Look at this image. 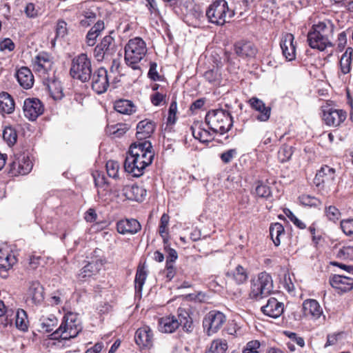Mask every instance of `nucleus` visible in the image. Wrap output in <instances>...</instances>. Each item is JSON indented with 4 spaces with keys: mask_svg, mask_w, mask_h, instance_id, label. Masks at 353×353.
<instances>
[{
    "mask_svg": "<svg viewBox=\"0 0 353 353\" xmlns=\"http://www.w3.org/2000/svg\"><path fill=\"white\" fill-rule=\"evenodd\" d=\"M8 173L12 176L19 174H28L32 169V162L29 157L25 154H20L15 157L14 160L10 163Z\"/></svg>",
    "mask_w": 353,
    "mask_h": 353,
    "instance_id": "nucleus-11",
    "label": "nucleus"
},
{
    "mask_svg": "<svg viewBox=\"0 0 353 353\" xmlns=\"http://www.w3.org/2000/svg\"><path fill=\"white\" fill-rule=\"evenodd\" d=\"M334 29V26L332 21L325 20L313 25L310 30L315 32L316 33H321V34L330 39L332 37Z\"/></svg>",
    "mask_w": 353,
    "mask_h": 353,
    "instance_id": "nucleus-32",
    "label": "nucleus"
},
{
    "mask_svg": "<svg viewBox=\"0 0 353 353\" xmlns=\"http://www.w3.org/2000/svg\"><path fill=\"white\" fill-rule=\"evenodd\" d=\"M237 154L236 149H230L220 154V158L224 163H229Z\"/></svg>",
    "mask_w": 353,
    "mask_h": 353,
    "instance_id": "nucleus-59",
    "label": "nucleus"
},
{
    "mask_svg": "<svg viewBox=\"0 0 353 353\" xmlns=\"http://www.w3.org/2000/svg\"><path fill=\"white\" fill-rule=\"evenodd\" d=\"M155 123L148 119L141 121L137 125L136 137L139 141H144L154 132Z\"/></svg>",
    "mask_w": 353,
    "mask_h": 353,
    "instance_id": "nucleus-27",
    "label": "nucleus"
},
{
    "mask_svg": "<svg viewBox=\"0 0 353 353\" xmlns=\"http://www.w3.org/2000/svg\"><path fill=\"white\" fill-rule=\"evenodd\" d=\"M148 77L152 81H162L163 77L157 72V64L155 62H150V69L148 73Z\"/></svg>",
    "mask_w": 353,
    "mask_h": 353,
    "instance_id": "nucleus-56",
    "label": "nucleus"
},
{
    "mask_svg": "<svg viewBox=\"0 0 353 353\" xmlns=\"http://www.w3.org/2000/svg\"><path fill=\"white\" fill-rule=\"evenodd\" d=\"M119 170V165L118 162L114 161H108L106 163V170L110 177L116 179L118 176Z\"/></svg>",
    "mask_w": 353,
    "mask_h": 353,
    "instance_id": "nucleus-49",
    "label": "nucleus"
},
{
    "mask_svg": "<svg viewBox=\"0 0 353 353\" xmlns=\"http://www.w3.org/2000/svg\"><path fill=\"white\" fill-rule=\"evenodd\" d=\"M225 276L238 285L244 283L248 279L247 270L241 265H238L234 270L226 272Z\"/></svg>",
    "mask_w": 353,
    "mask_h": 353,
    "instance_id": "nucleus-31",
    "label": "nucleus"
},
{
    "mask_svg": "<svg viewBox=\"0 0 353 353\" xmlns=\"http://www.w3.org/2000/svg\"><path fill=\"white\" fill-rule=\"evenodd\" d=\"M84 18L81 19L80 24L83 27H88L94 23L97 18L96 12L91 10H87L83 11Z\"/></svg>",
    "mask_w": 353,
    "mask_h": 353,
    "instance_id": "nucleus-47",
    "label": "nucleus"
},
{
    "mask_svg": "<svg viewBox=\"0 0 353 353\" xmlns=\"http://www.w3.org/2000/svg\"><path fill=\"white\" fill-rule=\"evenodd\" d=\"M128 125L125 123H117L108 127L109 133L115 135L117 137H121L128 130Z\"/></svg>",
    "mask_w": 353,
    "mask_h": 353,
    "instance_id": "nucleus-45",
    "label": "nucleus"
},
{
    "mask_svg": "<svg viewBox=\"0 0 353 353\" xmlns=\"http://www.w3.org/2000/svg\"><path fill=\"white\" fill-rule=\"evenodd\" d=\"M3 138L8 145H13L17 140V131L11 126H6L3 131Z\"/></svg>",
    "mask_w": 353,
    "mask_h": 353,
    "instance_id": "nucleus-43",
    "label": "nucleus"
},
{
    "mask_svg": "<svg viewBox=\"0 0 353 353\" xmlns=\"http://www.w3.org/2000/svg\"><path fill=\"white\" fill-rule=\"evenodd\" d=\"M92 71L91 59L86 54L81 53L72 59L70 74L74 79L88 82Z\"/></svg>",
    "mask_w": 353,
    "mask_h": 353,
    "instance_id": "nucleus-6",
    "label": "nucleus"
},
{
    "mask_svg": "<svg viewBox=\"0 0 353 353\" xmlns=\"http://www.w3.org/2000/svg\"><path fill=\"white\" fill-rule=\"evenodd\" d=\"M283 212L297 228L300 229H305L306 228L305 224L302 221L299 220L290 210L285 209Z\"/></svg>",
    "mask_w": 353,
    "mask_h": 353,
    "instance_id": "nucleus-54",
    "label": "nucleus"
},
{
    "mask_svg": "<svg viewBox=\"0 0 353 353\" xmlns=\"http://www.w3.org/2000/svg\"><path fill=\"white\" fill-rule=\"evenodd\" d=\"M121 192L127 199L138 202L142 201L146 196V190L136 183L123 185Z\"/></svg>",
    "mask_w": 353,
    "mask_h": 353,
    "instance_id": "nucleus-18",
    "label": "nucleus"
},
{
    "mask_svg": "<svg viewBox=\"0 0 353 353\" xmlns=\"http://www.w3.org/2000/svg\"><path fill=\"white\" fill-rule=\"evenodd\" d=\"M284 227L280 223H274L270 227V235L274 244L279 246L281 243L280 236L284 234Z\"/></svg>",
    "mask_w": 353,
    "mask_h": 353,
    "instance_id": "nucleus-38",
    "label": "nucleus"
},
{
    "mask_svg": "<svg viewBox=\"0 0 353 353\" xmlns=\"http://www.w3.org/2000/svg\"><path fill=\"white\" fill-rule=\"evenodd\" d=\"M330 284L339 292L345 293L353 289V278L340 274H334L329 279Z\"/></svg>",
    "mask_w": 353,
    "mask_h": 353,
    "instance_id": "nucleus-19",
    "label": "nucleus"
},
{
    "mask_svg": "<svg viewBox=\"0 0 353 353\" xmlns=\"http://www.w3.org/2000/svg\"><path fill=\"white\" fill-rule=\"evenodd\" d=\"M299 199L301 203L305 206L319 207L321 205V201L319 199L308 194H303Z\"/></svg>",
    "mask_w": 353,
    "mask_h": 353,
    "instance_id": "nucleus-46",
    "label": "nucleus"
},
{
    "mask_svg": "<svg viewBox=\"0 0 353 353\" xmlns=\"http://www.w3.org/2000/svg\"><path fill=\"white\" fill-rule=\"evenodd\" d=\"M32 63L35 72L43 77L48 74V72L51 71L53 65L51 56L46 52H41L37 54L32 59Z\"/></svg>",
    "mask_w": 353,
    "mask_h": 353,
    "instance_id": "nucleus-13",
    "label": "nucleus"
},
{
    "mask_svg": "<svg viewBox=\"0 0 353 353\" xmlns=\"http://www.w3.org/2000/svg\"><path fill=\"white\" fill-rule=\"evenodd\" d=\"M335 169L328 165H323L314 179V183L319 189L330 188L335 179Z\"/></svg>",
    "mask_w": 353,
    "mask_h": 353,
    "instance_id": "nucleus-12",
    "label": "nucleus"
},
{
    "mask_svg": "<svg viewBox=\"0 0 353 353\" xmlns=\"http://www.w3.org/2000/svg\"><path fill=\"white\" fill-rule=\"evenodd\" d=\"M136 344L141 349H150L153 346L154 335L149 326L139 327L135 332Z\"/></svg>",
    "mask_w": 353,
    "mask_h": 353,
    "instance_id": "nucleus-15",
    "label": "nucleus"
},
{
    "mask_svg": "<svg viewBox=\"0 0 353 353\" xmlns=\"http://www.w3.org/2000/svg\"><path fill=\"white\" fill-rule=\"evenodd\" d=\"M293 153V147L288 145H283L278 152V159L281 163H285L291 159Z\"/></svg>",
    "mask_w": 353,
    "mask_h": 353,
    "instance_id": "nucleus-44",
    "label": "nucleus"
},
{
    "mask_svg": "<svg viewBox=\"0 0 353 353\" xmlns=\"http://www.w3.org/2000/svg\"><path fill=\"white\" fill-rule=\"evenodd\" d=\"M341 228L346 235H353V219L342 220L341 221Z\"/></svg>",
    "mask_w": 353,
    "mask_h": 353,
    "instance_id": "nucleus-53",
    "label": "nucleus"
},
{
    "mask_svg": "<svg viewBox=\"0 0 353 353\" xmlns=\"http://www.w3.org/2000/svg\"><path fill=\"white\" fill-rule=\"evenodd\" d=\"M294 37L292 34L286 33L282 37L280 43L283 55L288 61H292L296 57V47L294 44Z\"/></svg>",
    "mask_w": 353,
    "mask_h": 353,
    "instance_id": "nucleus-22",
    "label": "nucleus"
},
{
    "mask_svg": "<svg viewBox=\"0 0 353 353\" xmlns=\"http://www.w3.org/2000/svg\"><path fill=\"white\" fill-rule=\"evenodd\" d=\"M114 34V30L110 31L109 34L105 36L99 43V46L105 50L108 57H111L117 51L116 43L112 36Z\"/></svg>",
    "mask_w": 353,
    "mask_h": 353,
    "instance_id": "nucleus-33",
    "label": "nucleus"
},
{
    "mask_svg": "<svg viewBox=\"0 0 353 353\" xmlns=\"http://www.w3.org/2000/svg\"><path fill=\"white\" fill-rule=\"evenodd\" d=\"M14 110V102L7 92L0 94V111L6 114L12 113Z\"/></svg>",
    "mask_w": 353,
    "mask_h": 353,
    "instance_id": "nucleus-36",
    "label": "nucleus"
},
{
    "mask_svg": "<svg viewBox=\"0 0 353 353\" xmlns=\"http://www.w3.org/2000/svg\"><path fill=\"white\" fill-rule=\"evenodd\" d=\"M55 32L56 39L64 37V36L66 35L68 32L67 23L63 20L58 21L56 26Z\"/></svg>",
    "mask_w": 353,
    "mask_h": 353,
    "instance_id": "nucleus-51",
    "label": "nucleus"
},
{
    "mask_svg": "<svg viewBox=\"0 0 353 353\" xmlns=\"http://www.w3.org/2000/svg\"><path fill=\"white\" fill-rule=\"evenodd\" d=\"M205 121L209 129L214 133L224 134L233 125L230 113L223 110L209 111L205 115Z\"/></svg>",
    "mask_w": 353,
    "mask_h": 353,
    "instance_id": "nucleus-5",
    "label": "nucleus"
},
{
    "mask_svg": "<svg viewBox=\"0 0 353 353\" xmlns=\"http://www.w3.org/2000/svg\"><path fill=\"white\" fill-rule=\"evenodd\" d=\"M154 157V152L149 141L135 142L130 147L124 169L133 176H141L145 168L152 163Z\"/></svg>",
    "mask_w": 353,
    "mask_h": 353,
    "instance_id": "nucleus-1",
    "label": "nucleus"
},
{
    "mask_svg": "<svg viewBox=\"0 0 353 353\" xmlns=\"http://www.w3.org/2000/svg\"><path fill=\"white\" fill-rule=\"evenodd\" d=\"M43 106L38 99H27L23 103V113L26 118L34 121L43 112Z\"/></svg>",
    "mask_w": 353,
    "mask_h": 353,
    "instance_id": "nucleus-16",
    "label": "nucleus"
},
{
    "mask_svg": "<svg viewBox=\"0 0 353 353\" xmlns=\"http://www.w3.org/2000/svg\"><path fill=\"white\" fill-rule=\"evenodd\" d=\"M92 89L98 94L105 92L110 85L108 70L100 67L94 71L90 79Z\"/></svg>",
    "mask_w": 353,
    "mask_h": 353,
    "instance_id": "nucleus-10",
    "label": "nucleus"
},
{
    "mask_svg": "<svg viewBox=\"0 0 353 353\" xmlns=\"http://www.w3.org/2000/svg\"><path fill=\"white\" fill-rule=\"evenodd\" d=\"M146 277L147 273L144 270V268L139 267L137 268L134 279V288L136 292H141Z\"/></svg>",
    "mask_w": 353,
    "mask_h": 353,
    "instance_id": "nucleus-42",
    "label": "nucleus"
},
{
    "mask_svg": "<svg viewBox=\"0 0 353 353\" xmlns=\"http://www.w3.org/2000/svg\"><path fill=\"white\" fill-rule=\"evenodd\" d=\"M303 312L305 317L318 319L323 314V310L319 302L314 299H307L303 303Z\"/></svg>",
    "mask_w": 353,
    "mask_h": 353,
    "instance_id": "nucleus-25",
    "label": "nucleus"
},
{
    "mask_svg": "<svg viewBox=\"0 0 353 353\" xmlns=\"http://www.w3.org/2000/svg\"><path fill=\"white\" fill-rule=\"evenodd\" d=\"M114 108L117 112L124 114H131L135 112V106L133 103L125 99L116 101Z\"/></svg>",
    "mask_w": 353,
    "mask_h": 353,
    "instance_id": "nucleus-37",
    "label": "nucleus"
},
{
    "mask_svg": "<svg viewBox=\"0 0 353 353\" xmlns=\"http://www.w3.org/2000/svg\"><path fill=\"white\" fill-rule=\"evenodd\" d=\"M165 95L160 93L155 92L154 94L151 95L150 99L151 102L154 105H159L165 99Z\"/></svg>",
    "mask_w": 353,
    "mask_h": 353,
    "instance_id": "nucleus-64",
    "label": "nucleus"
},
{
    "mask_svg": "<svg viewBox=\"0 0 353 353\" xmlns=\"http://www.w3.org/2000/svg\"><path fill=\"white\" fill-rule=\"evenodd\" d=\"M146 53V44L141 38L131 39L125 46V61L133 70H140L139 63Z\"/></svg>",
    "mask_w": 353,
    "mask_h": 353,
    "instance_id": "nucleus-4",
    "label": "nucleus"
},
{
    "mask_svg": "<svg viewBox=\"0 0 353 353\" xmlns=\"http://www.w3.org/2000/svg\"><path fill=\"white\" fill-rule=\"evenodd\" d=\"M44 83L46 85L51 97L54 100H60L63 97V88L59 81L54 77H43Z\"/></svg>",
    "mask_w": 353,
    "mask_h": 353,
    "instance_id": "nucleus-26",
    "label": "nucleus"
},
{
    "mask_svg": "<svg viewBox=\"0 0 353 353\" xmlns=\"http://www.w3.org/2000/svg\"><path fill=\"white\" fill-rule=\"evenodd\" d=\"M248 103L252 109L259 112L256 116L258 121H267L270 119L271 108L266 106L262 100L256 97H252L248 101Z\"/></svg>",
    "mask_w": 353,
    "mask_h": 353,
    "instance_id": "nucleus-24",
    "label": "nucleus"
},
{
    "mask_svg": "<svg viewBox=\"0 0 353 353\" xmlns=\"http://www.w3.org/2000/svg\"><path fill=\"white\" fill-rule=\"evenodd\" d=\"M323 120L327 125L336 127L346 119L347 114L343 110H336L328 105L323 108Z\"/></svg>",
    "mask_w": 353,
    "mask_h": 353,
    "instance_id": "nucleus-14",
    "label": "nucleus"
},
{
    "mask_svg": "<svg viewBox=\"0 0 353 353\" xmlns=\"http://www.w3.org/2000/svg\"><path fill=\"white\" fill-rule=\"evenodd\" d=\"M15 45L10 38H6L0 40V51L8 50L11 52L14 50Z\"/></svg>",
    "mask_w": 353,
    "mask_h": 353,
    "instance_id": "nucleus-60",
    "label": "nucleus"
},
{
    "mask_svg": "<svg viewBox=\"0 0 353 353\" xmlns=\"http://www.w3.org/2000/svg\"><path fill=\"white\" fill-rule=\"evenodd\" d=\"M228 349V343L223 339L214 340L205 353H225Z\"/></svg>",
    "mask_w": 353,
    "mask_h": 353,
    "instance_id": "nucleus-39",
    "label": "nucleus"
},
{
    "mask_svg": "<svg viewBox=\"0 0 353 353\" xmlns=\"http://www.w3.org/2000/svg\"><path fill=\"white\" fill-rule=\"evenodd\" d=\"M234 15V10L228 8L225 0H216L206 10L205 17L210 23L222 26Z\"/></svg>",
    "mask_w": 353,
    "mask_h": 353,
    "instance_id": "nucleus-7",
    "label": "nucleus"
},
{
    "mask_svg": "<svg viewBox=\"0 0 353 353\" xmlns=\"http://www.w3.org/2000/svg\"><path fill=\"white\" fill-rule=\"evenodd\" d=\"M100 264L97 262H89L78 274V279L81 281H85L88 278L96 274L99 270Z\"/></svg>",
    "mask_w": 353,
    "mask_h": 353,
    "instance_id": "nucleus-35",
    "label": "nucleus"
},
{
    "mask_svg": "<svg viewBox=\"0 0 353 353\" xmlns=\"http://www.w3.org/2000/svg\"><path fill=\"white\" fill-rule=\"evenodd\" d=\"M325 214L327 218L333 222L338 221L340 219L341 214L339 210L334 205L325 207Z\"/></svg>",
    "mask_w": 353,
    "mask_h": 353,
    "instance_id": "nucleus-48",
    "label": "nucleus"
},
{
    "mask_svg": "<svg viewBox=\"0 0 353 353\" xmlns=\"http://www.w3.org/2000/svg\"><path fill=\"white\" fill-rule=\"evenodd\" d=\"M94 57L98 61H102L105 59H108V57L105 50L101 48L99 44L95 47L94 50Z\"/></svg>",
    "mask_w": 353,
    "mask_h": 353,
    "instance_id": "nucleus-61",
    "label": "nucleus"
},
{
    "mask_svg": "<svg viewBox=\"0 0 353 353\" xmlns=\"http://www.w3.org/2000/svg\"><path fill=\"white\" fill-rule=\"evenodd\" d=\"M273 290L272 276L265 272L259 273L251 281V290L249 296L252 299L260 300L270 294Z\"/></svg>",
    "mask_w": 353,
    "mask_h": 353,
    "instance_id": "nucleus-8",
    "label": "nucleus"
},
{
    "mask_svg": "<svg viewBox=\"0 0 353 353\" xmlns=\"http://www.w3.org/2000/svg\"><path fill=\"white\" fill-rule=\"evenodd\" d=\"M260 345L256 340L249 341L243 348V353H259Z\"/></svg>",
    "mask_w": 353,
    "mask_h": 353,
    "instance_id": "nucleus-57",
    "label": "nucleus"
},
{
    "mask_svg": "<svg viewBox=\"0 0 353 353\" xmlns=\"http://www.w3.org/2000/svg\"><path fill=\"white\" fill-rule=\"evenodd\" d=\"M352 59L353 48L348 47L342 54L339 61L340 69L342 74H347L350 72Z\"/></svg>",
    "mask_w": 353,
    "mask_h": 353,
    "instance_id": "nucleus-34",
    "label": "nucleus"
},
{
    "mask_svg": "<svg viewBox=\"0 0 353 353\" xmlns=\"http://www.w3.org/2000/svg\"><path fill=\"white\" fill-rule=\"evenodd\" d=\"M17 263L14 255L0 250V275L3 279L8 276V271Z\"/></svg>",
    "mask_w": 353,
    "mask_h": 353,
    "instance_id": "nucleus-28",
    "label": "nucleus"
},
{
    "mask_svg": "<svg viewBox=\"0 0 353 353\" xmlns=\"http://www.w3.org/2000/svg\"><path fill=\"white\" fill-rule=\"evenodd\" d=\"M168 252V256L166 259V263H174L175 261L178 258V254L176 251L171 248H168L167 250H165Z\"/></svg>",
    "mask_w": 353,
    "mask_h": 353,
    "instance_id": "nucleus-63",
    "label": "nucleus"
},
{
    "mask_svg": "<svg viewBox=\"0 0 353 353\" xmlns=\"http://www.w3.org/2000/svg\"><path fill=\"white\" fill-rule=\"evenodd\" d=\"M261 310L265 315L276 319L283 313L284 305L276 299L271 297L267 303L261 307Z\"/></svg>",
    "mask_w": 353,
    "mask_h": 353,
    "instance_id": "nucleus-20",
    "label": "nucleus"
},
{
    "mask_svg": "<svg viewBox=\"0 0 353 353\" xmlns=\"http://www.w3.org/2000/svg\"><path fill=\"white\" fill-rule=\"evenodd\" d=\"M256 195L261 198H268L271 196L270 188L262 183H259L255 188Z\"/></svg>",
    "mask_w": 353,
    "mask_h": 353,
    "instance_id": "nucleus-50",
    "label": "nucleus"
},
{
    "mask_svg": "<svg viewBox=\"0 0 353 353\" xmlns=\"http://www.w3.org/2000/svg\"><path fill=\"white\" fill-rule=\"evenodd\" d=\"M336 257L341 259L353 258V247L347 246L339 249L336 253Z\"/></svg>",
    "mask_w": 353,
    "mask_h": 353,
    "instance_id": "nucleus-52",
    "label": "nucleus"
},
{
    "mask_svg": "<svg viewBox=\"0 0 353 353\" xmlns=\"http://www.w3.org/2000/svg\"><path fill=\"white\" fill-rule=\"evenodd\" d=\"M170 216L168 214L164 213L160 219L159 227V232L160 236L164 235L165 232H168V226L169 224Z\"/></svg>",
    "mask_w": 353,
    "mask_h": 353,
    "instance_id": "nucleus-58",
    "label": "nucleus"
},
{
    "mask_svg": "<svg viewBox=\"0 0 353 353\" xmlns=\"http://www.w3.org/2000/svg\"><path fill=\"white\" fill-rule=\"evenodd\" d=\"M41 327L45 332H50L57 325L58 320L53 314L49 315L48 317L43 316L41 319Z\"/></svg>",
    "mask_w": 353,
    "mask_h": 353,
    "instance_id": "nucleus-41",
    "label": "nucleus"
},
{
    "mask_svg": "<svg viewBox=\"0 0 353 353\" xmlns=\"http://www.w3.org/2000/svg\"><path fill=\"white\" fill-rule=\"evenodd\" d=\"M28 297L34 305L41 304L43 299V289L41 285L38 281H32L30 283L28 291Z\"/></svg>",
    "mask_w": 353,
    "mask_h": 353,
    "instance_id": "nucleus-29",
    "label": "nucleus"
},
{
    "mask_svg": "<svg viewBox=\"0 0 353 353\" xmlns=\"http://www.w3.org/2000/svg\"><path fill=\"white\" fill-rule=\"evenodd\" d=\"M252 2L253 0H238L236 6L234 10V12H239L241 15L244 12H246L249 9Z\"/></svg>",
    "mask_w": 353,
    "mask_h": 353,
    "instance_id": "nucleus-55",
    "label": "nucleus"
},
{
    "mask_svg": "<svg viewBox=\"0 0 353 353\" xmlns=\"http://www.w3.org/2000/svg\"><path fill=\"white\" fill-rule=\"evenodd\" d=\"M307 37L308 45L312 49L323 51L326 48L333 46L330 39L325 37L321 34V33H316L315 32L310 30Z\"/></svg>",
    "mask_w": 353,
    "mask_h": 353,
    "instance_id": "nucleus-17",
    "label": "nucleus"
},
{
    "mask_svg": "<svg viewBox=\"0 0 353 353\" xmlns=\"http://www.w3.org/2000/svg\"><path fill=\"white\" fill-rule=\"evenodd\" d=\"M179 325L183 326L186 332H191L192 330V320L189 313L179 308L178 310L177 318L174 316H168L160 319L159 321V331L163 333H172Z\"/></svg>",
    "mask_w": 353,
    "mask_h": 353,
    "instance_id": "nucleus-3",
    "label": "nucleus"
},
{
    "mask_svg": "<svg viewBox=\"0 0 353 353\" xmlns=\"http://www.w3.org/2000/svg\"><path fill=\"white\" fill-rule=\"evenodd\" d=\"M81 330V322L78 315L69 312L63 316L59 328L52 333L51 339L69 340L76 337Z\"/></svg>",
    "mask_w": 353,
    "mask_h": 353,
    "instance_id": "nucleus-2",
    "label": "nucleus"
},
{
    "mask_svg": "<svg viewBox=\"0 0 353 353\" xmlns=\"http://www.w3.org/2000/svg\"><path fill=\"white\" fill-rule=\"evenodd\" d=\"M234 52L241 58H252L256 54L258 50L255 45L248 41H239L234 46Z\"/></svg>",
    "mask_w": 353,
    "mask_h": 353,
    "instance_id": "nucleus-23",
    "label": "nucleus"
},
{
    "mask_svg": "<svg viewBox=\"0 0 353 353\" xmlns=\"http://www.w3.org/2000/svg\"><path fill=\"white\" fill-rule=\"evenodd\" d=\"M288 336L292 340V342L295 343L299 347H303L305 346L304 339L299 336L297 334L294 332H290L288 334Z\"/></svg>",
    "mask_w": 353,
    "mask_h": 353,
    "instance_id": "nucleus-62",
    "label": "nucleus"
},
{
    "mask_svg": "<svg viewBox=\"0 0 353 353\" xmlns=\"http://www.w3.org/2000/svg\"><path fill=\"white\" fill-rule=\"evenodd\" d=\"M226 321L225 314L219 311L212 310L203 318V331L208 336L216 333Z\"/></svg>",
    "mask_w": 353,
    "mask_h": 353,
    "instance_id": "nucleus-9",
    "label": "nucleus"
},
{
    "mask_svg": "<svg viewBox=\"0 0 353 353\" xmlns=\"http://www.w3.org/2000/svg\"><path fill=\"white\" fill-rule=\"evenodd\" d=\"M15 318L16 327L21 331H26L28 327V320L26 311L22 309H19L17 311Z\"/></svg>",
    "mask_w": 353,
    "mask_h": 353,
    "instance_id": "nucleus-40",
    "label": "nucleus"
},
{
    "mask_svg": "<svg viewBox=\"0 0 353 353\" xmlns=\"http://www.w3.org/2000/svg\"><path fill=\"white\" fill-rule=\"evenodd\" d=\"M141 229L140 223L134 219H125L117 223V230L119 233L125 234H135Z\"/></svg>",
    "mask_w": 353,
    "mask_h": 353,
    "instance_id": "nucleus-21",
    "label": "nucleus"
},
{
    "mask_svg": "<svg viewBox=\"0 0 353 353\" xmlns=\"http://www.w3.org/2000/svg\"><path fill=\"white\" fill-rule=\"evenodd\" d=\"M17 79L25 89L30 88L34 83V77L31 70L27 67H21L16 73Z\"/></svg>",
    "mask_w": 353,
    "mask_h": 353,
    "instance_id": "nucleus-30",
    "label": "nucleus"
}]
</instances>
